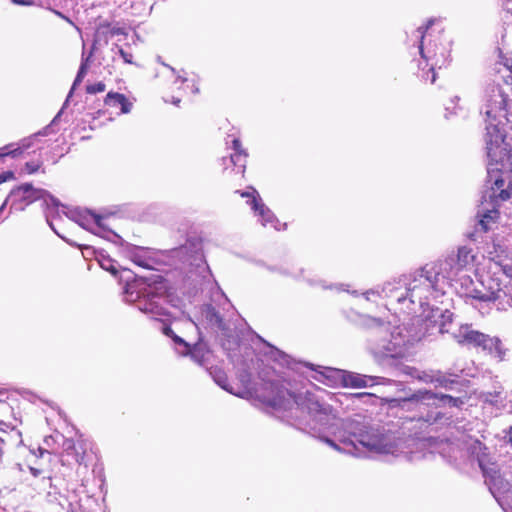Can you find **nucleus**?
<instances>
[{
	"label": "nucleus",
	"instance_id": "1",
	"mask_svg": "<svg viewBox=\"0 0 512 512\" xmlns=\"http://www.w3.org/2000/svg\"><path fill=\"white\" fill-rule=\"evenodd\" d=\"M259 397L277 417L300 430L321 432L335 427L332 437L320 436V439L339 452L357 457L371 453L414 459L407 450L408 440L384 429L365 428L354 420H339L332 405L315 393L293 395L279 383L271 382Z\"/></svg>",
	"mask_w": 512,
	"mask_h": 512
},
{
	"label": "nucleus",
	"instance_id": "4",
	"mask_svg": "<svg viewBox=\"0 0 512 512\" xmlns=\"http://www.w3.org/2000/svg\"><path fill=\"white\" fill-rule=\"evenodd\" d=\"M428 320L433 321V326L427 332V336L433 335L435 331L440 334L447 333L462 346L481 348L500 361L505 359L506 349L498 337H491L475 330L470 324L455 326L453 324V313L449 310L438 311L433 309V315Z\"/></svg>",
	"mask_w": 512,
	"mask_h": 512
},
{
	"label": "nucleus",
	"instance_id": "29",
	"mask_svg": "<svg viewBox=\"0 0 512 512\" xmlns=\"http://www.w3.org/2000/svg\"><path fill=\"white\" fill-rule=\"evenodd\" d=\"M500 64L503 65V69L499 68V72L507 71L509 74L506 77L512 81V58L503 57Z\"/></svg>",
	"mask_w": 512,
	"mask_h": 512
},
{
	"label": "nucleus",
	"instance_id": "28",
	"mask_svg": "<svg viewBox=\"0 0 512 512\" xmlns=\"http://www.w3.org/2000/svg\"><path fill=\"white\" fill-rule=\"evenodd\" d=\"M89 57L86 59V60H83L81 65H80V68L78 70V73L76 75V78L74 80V83H73V88L75 86H77L78 84H80L84 78V76L86 75L87 73V61H88Z\"/></svg>",
	"mask_w": 512,
	"mask_h": 512
},
{
	"label": "nucleus",
	"instance_id": "14",
	"mask_svg": "<svg viewBox=\"0 0 512 512\" xmlns=\"http://www.w3.org/2000/svg\"><path fill=\"white\" fill-rule=\"evenodd\" d=\"M434 401V395L431 392L425 391L419 394H415L410 398L391 399L389 400V403L392 407L399 405L402 408H406L408 410H416L420 413V415L417 417L418 420L430 422L435 420V417L430 414L424 415L423 412L427 409L430 403Z\"/></svg>",
	"mask_w": 512,
	"mask_h": 512
},
{
	"label": "nucleus",
	"instance_id": "46",
	"mask_svg": "<svg viewBox=\"0 0 512 512\" xmlns=\"http://www.w3.org/2000/svg\"><path fill=\"white\" fill-rule=\"evenodd\" d=\"M48 481H49V486H50L51 488H53V487H52V483H51V481H50V478H48Z\"/></svg>",
	"mask_w": 512,
	"mask_h": 512
},
{
	"label": "nucleus",
	"instance_id": "24",
	"mask_svg": "<svg viewBox=\"0 0 512 512\" xmlns=\"http://www.w3.org/2000/svg\"><path fill=\"white\" fill-rule=\"evenodd\" d=\"M63 442H62V447L64 449V451H66L69 455H73L74 458H75V461L79 464L82 463L83 461V455L78 451L77 447H76V444L74 442L73 439H67V438H64L62 435H59Z\"/></svg>",
	"mask_w": 512,
	"mask_h": 512
},
{
	"label": "nucleus",
	"instance_id": "32",
	"mask_svg": "<svg viewBox=\"0 0 512 512\" xmlns=\"http://www.w3.org/2000/svg\"><path fill=\"white\" fill-rule=\"evenodd\" d=\"M118 51L120 53V56L122 57V59L124 60L125 63H129L131 64L132 63V54L131 53H128L126 51H124L122 48H118Z\"/></svg>",
	"mask_w": 512,
	"mask_h": 512
},
{
	"label": "nucleus",
	"instance_id": "2",
	"mask_svg": "<svg viewBox=\"0 0 512 512\" xmlns=\"http://www.w3.org/2000/svg\"><path fill=\"white\" fill-rule=\"evenodd\" d=\"M508 96L500 85L486 87L480 112L486 124L487 181L490 186L483 192L478 205V225L486 232L499 217L500 202L512 196V157L505 142V121Z\"/></svg>",
	"mask_w": 512,
	"mask_h": 512
},
{
	"label": "nucleus",
	"instance_id": "8",
	"mask_svg": "<svg viewBox=\"0 0 512 512\" xmlns=\"http://www.w3.org/2000/svg\"><path fill=\"white\" fill-rule=\"evenodd\" d=\"M469 273H461L452 280L450 287H454L461 297L471 299V304L479 310L482 308V303H494L501 297L503 291L500 288H486L482 281L476 285Z\"/></svg>",
	"mask_w": 512,
	"mask_h": 512
},
{
	"label": "nucleus",
	"instance_id": "43",
	"mask_svg": "<svg viewBox=\"0 0 512 512\" xmlns=\"http://www.w3.org/2000/svg\"><path fill=\"white\" fill-rule=\"evenodd\" d=\"M198 91H199L198 87H196L195 85H192V92L198 93Z\"/></svg>",
	"mask_w": 512,
	"mask_h": 512
},
{
	"label": "nucleus",
	"instance_id": "31",
	"mask_svg": "<svg viewBox=\"0 0 512 512\" xmlns=\"http://www.w3.org/2000/svg\"><path fill=\"white\" fill-rule=\"evenodd\" d=\"M54 491L48 492V499L50 502H56L54 497L56 496L58 499L65 501V498H62L61 496H66V494H62L60 492L56 491V488H53Z\"/></svg>",
	"mask_w": 512,
	"mask_h": 512
},
{
	"label": "nucleus",
	"instance_id": "23",
	"mask_svg": "<svg viewBox=\"0 0 512 512\" xmlns=\"http://www.w3.org/2000/svg\"><path fill=\"white\" fill-rule=\"evenodd\" d=\"M47 130H48V127L45 128L43 131L37 133V134H34L32 135L31 137L29 138H25L21 141V144L16 148V149H13V150H9V151H4V152H1L0 153V157H3V156H7V155H11L13 157H16L18 156L20 153H22L24 150H27L29 149L32 145H33V141L34 140H37L39 136H44L47 134Z\"/></svg>",
	"mask_w": 512,
	"mask_h": 512
},
{
	"label": "nucleus",
	"instance_id": "9",
	"mask_svg": "<svg viewBox=\"0 0 512 512\" xmlns=\"http://www.w3.org/2000/svg\"><path fill=\"white\" fill-rule=\"evenodd\" d=\"M437 266H441L443 277L448 280V284L452 285V280L461 273L472 272L477 264V255L473 249L468 246L458 248L456 254H451L443 260L435 262Z\"/></svg>",
	"mask_w": 512,
	"mask_h": 512
},
{
	"label": "nucleus",
	"instance_id": "16",
	"mask_svg": "<svg viewBox=\"0 0 512 512\" xmlns=\"http://www.w3.org/2000/svg\"><path fill=\"white\" fill-rule=\"evenodd\" d=\"M202 315L205 317L207 322L213 326L217 327L222 331L223 335L230 337V327L227 325L218 312L210 305H207L202 310Z\"/></svg>",
	"mask_w": 512,
	"mask_h": 512
},
{
	"label": "nucleus",
	"instance_id": "20",
	"mask_svg": "<svg viewBox=\"0 0 512 512\" xmlns=\"http://www.w3.org/2000/svg\"><path fill=\"white\" fill-rule=\"evenodd\" d=\"M125 253L126 256L138 266L148 269L151 268L150 260L145 257L143 248L127 245Z\"/></svg>",
	"mask_w": 512,
	"mask_h": 512
},
{
	"label": "nucleus",
	"instance_id": "41",
	"mask_svg": "<svg viewBox=\"0 0 512 512\" xmlns=\"http://www.w3.org/2000/svg\"><path fill=\"white\" fill-rule=\"evenodd\" d=\"M324 369H325V373H324V372H322V374H323L324 376H326V377H329L328 373H332V372H333V371H332L331 369H329V368H324Z\"/></svg>",
	"mask_w": 512,
	"mask_h": 512
},
{
	"label": "nucleus",
	"instance_id": "25",
	"mask_svg": "<svg viewBox=\"0 0 512 512\" xmlns=\"http://www.w3.org/2000/svg\"><path fill=\"white\" fill-rule=\"evenodd\" d=\"M271 270L279 272L283 276L291 277V278H294V279H300V278L304 277L303 276V274H304V270L303 269H298L297 271H295L288 264L281 265L279 267H273V268H271Z\"/></svg>",
	"mask_w": 512,
	"mask_h": 512
},
{
	"label": "nucleus",
	"instance_id": "38",
	"mask_svg": "<svg viewBox=\"0 0 512 512\" xmlns=\"http://www.w3.org/2000/svg\"><path fill=\"white\" fill-rule=\"evenodd\" d=\"M30 472L34 477H38L41 475V470L34 467H30Z\"/></svg>",
	"mask_w": 512,
	"mask_h": 512
},
{
	"label": "nucleus",
	"instance_id": "36",
	"mask_svg": "<svg viewBox=\"0 0 512 512\" xmlns=\"http://www.w3.org/2000/svg\"><path fill=\"white\" fill-rule=\"evenodd\" d=\"M504 438L508 443L512 445V426H510L507 430H505Z\"/></svg>",
	"mask_w": 512,
	"mask_h": 512
},
{
	"label": "nucleus",
	"instance_id": "27",
	"mask_svg": "<svg viewBox=\"0 0 512 512\" xmlns=\"http://www.w3.org/2000/svg\"><path fill=\"white\" fill-rule=\"evenodd\" d=\"M271 358L282 366H290V357L277 348L272 347L270 351Z\"/></svg>",
	"mask_w": 512,
	"mask_h": 512
},
{
	"label": "nucleus",
	"instance_id": "21",
	"mask_svg": "<svg viewBox=\"0 0 512 512\" xmlns=\"http://www.w3.org/2000/svg\"><path fill=\"white\" fill-rule=\"evenodd\" d=\"M105 104L111 107L119 106L123 114L129 113L132 108V103L128 101L125 95L120 93H108L105 98Z\"/></svg>",
	"mask_w": 512,
	"mask_h": 512
},
{
	"label": "nucleus",
	"instance_id": "10",
	"mask_svg": "<svg viewBox=\"0 0 512 512\" xmlns=\"http://www.w3.org/2000/svg\"><path fill=\"white\" fill-rule=\"evenodd\" d=\"M487 254L506 276L512 277V235L496 236L487 247Z\"/></svg>",
	"mask_w": 512,
	"mask_h": 512
},
{
	"label": "nucleus",
	"instance_id": "37",
	"mask_svg": "<svg viewBox=\"0 0 512 512\" xmlns=\"http://www.w3.org/2000/svg\"><path fill=\"white\" fill-rule=\"evenodd\" d=\"M13 4H16V5H31L32 4V1H28V0H11Z\"/></svg>",
	"mask_w": 512,
	"mask_h": 512
},
{
	"label": "nucleus",
	"instance_id": "11",
	"mask_svg": "<svg viewBox=\"0 0 512 512\" xmlns=\"http://www.w3.org/2000/svg\"><path fill=\"white\" fill-rule=\"evenodd\" d=\"M164 333L173 339L174 343L177 345L176 350L179 354L184 356L189 355L199 366L207 365L211 352L205 342L200 340L191 346L185 340L177 336L170 327H165Z\"/></svg>",
	"mask_w": 512,
	"mask_h": 512
},
{
	"label": "nucleus",
	"instance_id": "45",
	"mask_svg": "<svg viewBox=\"0 0 512 512\" xmlns=\"http://www.w3.org/2000/svg\"><path fill=\"white\" fill-rule=\"evenodd\" d=\"M51 201L53 202L54 205H58L57 201L54 198H51Z\"/></svg>",
	"mask_w": 512,
	"mask_h": 512
},
{
	"label": "nucleus",
	"instance_id": "39",
	"mask_svg": "<svg viewBox=\"0 0 512 512\" xmlns=\"http://www.w3.org/2000/svg\"><path fill=\"white\" fill-rule=\"evenodd\" d=\"M309 283L311 285H320L322 288H328L327 286L324 285L323 281H319V282L315 283V282H312V281L309 280Z\"/></svg>",
	"mask_w": 512,
	"mask_h": 512
},
{
	"label": "nucleus",
	"instance_id": "22",
	"mask_svg": "<svg viewBox=\"0 0 512 512\" xmlns=\"http://www.w3.org/2000/svg\"><path fill=\"white\" fill-rule=\"evenodd\" d=\"M208 371H209V374L211 375V377L213 378V380L215 381V383L217 385H219L222 389L226 390L227 392H229L231 394L243 397L242 394L234 391V389L229 385V383L227 381V376L222 369H220L218 367H210L208 369Z\"/></svg>",
	"mask_w": 512,
	"mask_h": 512
},
{
	"label": "nucleus",
	"instance_id": "35",
	"mask_svg": "<svg viewBox=\"0 0 512 512\" xmlns=\"http://www.w3.org/2000/svg\"><path fill=\"white\" fill-rule=\"evenodd\" d=\"M352 397L358 398V399H370L373 397V395L370 393H356V394H352Z\"/></svg>",
	"mask_w": 512,
	"mask_h": 512
},
{
	"label": "nucleus",
	"instance_id": "18",
	"mask_svg": "<svg viewBox=\"0 0 512 512\" xmlns=\"http://www.w3.org/2000/svg\"><path fill=\"white\" fill-rule=\"evenodd\" d=\"M61 497L65 498V501L58 499L56 496L54 499L63 510H66L67 512L81 511V499L75 490H68L66 496Z\"/></svg>",
	"mask_w": 512,
	"mask_h": 512
},
{
	"label": "nucleus",
	"instance_id": "6",
	"mask_svg": "<svg viewBox=\"0 0 512 512\" xmlns=\"http://www.w3.org/2000/svg\"><path fill=\"white\" fill-rule=\"evenodd\" d=\"M157 290L158 288L147 283L146 279L136 277L125 286V301L135 303L141 312L152 319L160 320L163 316H172L171 306L168 305L166 297Z\"/></svg>",
	"mask_w": 512,
	"mask_h": 512
},
{
	"label": "nucleus",
	"instance_id": "30",
	"mask_svg": "<svg viewBox=\"0 0 512 512\" xmlns=\"http://www.w3.org/2000/svg\"><path fill=\"white\" fill-rule=\"evenodd\" d=\"M105 88L106 86L103 82H98L87 86V92L90 94H96L105 91Z\"/></svg>",
	"mask_w": 512,
	"mask_h": 512
},
{
	"label": "nucleus",
	"instance_id": "17",
	"mask_svg": "<svg viewBox=\"0 0 512 512\" xmlns=\"http://www.w3.org/2000/svg\"><path fill=\"white\" fill-rule=\"evenodd\" d=\"M481 399L484 404H489L497 409L505 407L506 396L504 394L503 387L498 384L494 387L493 391L483 392Z\"/></svg>",
	"mask_w": 512,
	"mask_h": 512
},
{
	"label": "nucleus",
	"instance_id": "12",
	"mask_svg": "<svg viewBox=\"0 0 512 512\" xmlns=\"http://www.w3.org/2000/svg\"><path fill=\"white\" fill-rule=\"evenodd\" d=\"M105 220L106 217L91 211H79L75 213V221L86 230L111 241L122 240L119 235L107 228Z\"/></svg>",
	"mask_w": 512,
	"mask_h": 512
},
{
	"label": "nucleus",
	"instance_id": "33",
	"mask_svg": "<svg viewBox=\"0 0 512 512\" xmlns=\"http://www.w3.org/2000/svg\"><path fill=\"white\" fill-rule=\"evenodd\" d=\"M40 165L36 163H26V170L29 174L35 173L38 171Z\"/></svg>",
	"mask_w": 512,
	"mask_h": 512
},
{
	"label": "nucleus",
	"instance_id": "40",
	"mask_svg": "<svg viewBox=\"0 0 512 512\" xmlns=\"http://www.w3.org/2000/svg\"><path fill=\"white\" fill-rule=\"evenodd\" d=\"M180 101H181V99L179 97H174V96L172 97V103L174 105L177 106L180 103Z\"/></svg>",
	"mask_w": 512,
	"mask_h": 512
},
{
	"label": "nucleus",
	"instance_id": "26",
	"mask_svg": "<svg viewBox=\"0 0 512 512\" xmlns=\"http://www.w3.org/2000/svg\"><path fill=\"white\" fill-rule=\"evenodd\" d=\"M97 259L101 268H103L106 271H109L113 275H116L117 269L114 265V261L109 256L100 253Z\"/></svg>",
	"mask_w": 512,
	"mask_h": 512
},
{
	"label": "nucleus",
	"instance_id": "13",
	"mask_svg": "<svg viewBox=\"0 0 512 512\" xmlns=\"http://www.w3.org/2000/svg\"><path fill=\"white\" fill-rule=\"evenodd\" d=\"M241 197L247 198V204L254 211L258 221L265 227L270 225L274 229H278L277 224L279 221L276 219L273 212L263 203L259 193L253 187L240 193Z\"/></svg>",
	"mask_w": 512,
	"mask_h": 512
},
{
	"label": "nucleus",
	"instance_id": "42",
	"mask_svg": "<svg viewBox=\"0 0 512 512\" xmlns=\"http://www.w3.org/2000/svg\"><path fill=\"white\" fill-rule=\"evenodd\" d=\"M178 81H180L183 84V83H185L187 81V79L182 78L181 76H178L177 80L175 81V83H177Z\"/></svg>",
	"mask_w": 512,
	"mask_h": 512
},
{
	"label": "nucleus",
	"instance_id": "15",
	"mask_svg": "<svg viewBox=\"0 0 512 512\" xmlns=\"http://www.w3.org/2000/svg\"><path fill=\"white\" fill-rule=\"evenodd\" d=\"M226 144L227 146L231 144V148L234 150V153L230 156V161L239 167V172L244 173L248 154L242 148L239 139L236 136L229 135Z\"/></svg>",
	"mask_w": 512,
	"mask_h": 512
},
{
	"label": "nucleus",
	"instance_id": "34",
	"mask_svg": "<svg viewBox=\"0 0 512 512\" xmlns=\"http://www.w3.org/2000/svg\"><path fill=\"white\" fill-rule=\"evenodd\" d=\"M13 178V173L12 172H3V173H0V184L4 183L5 181L9 180Z\"/></svg>",
	"mask_w": 512,
	"mask_h": 512
},
{
	"label": "nucleus",
	"instance_id": "19",
	"mask_svg": "<svg viewBox=\"0 0 512 512\" xmlns=\"http://www.w3.org/2000/svg\"><path fill=\"white\" fill-rule=\"evenodd\" d=\"M343 382L344 385L348 387L362 388L373 385L374 378L357 373H347L343 376Z\"/></svg>",
	"mask_w": 512,
	"mask_h": 512
},
{
	"label": "nucleus",
	"instance_id": "7",
	"mask_svg": "<svg viewBox=\"0 0 512 512\" xmlns=\"http://www.w3.org/2000/svg\"><path fill=\"white\" fill-rule=\"evenodd\" d=\"M432 23L433 20H430L425 27H419L415 31L414 36L418 41L421 57L426 61V65L430 66L426 76L423 75V77L434 83L436 81L435 68L440 69L449 61L450 45L448 41L443 40L440 32L434 34L429 31Z\"/></svg>",
	"mask_w": 512,
	"mask_h": 512
},
{
	"label": "nucleus",
	"instance_id": "44",
	"mask_svg": "<svg viewBox=\"0 0 512 512\" xmlns=\"http://www.w3.org/2000/svg\"><path fill=\"white\" fill-rule=\"evenodd\" d=\"M412 376H415V377H417V378L421 379V377H420V375L418 374V372H417V371H415V374H412Z\"/></svg>",
	"mask_w": 512,
	"mask_h": 512
},
{
	"label": "nucleus",
	"instance_id": "5",
	"mask_svg": "<svg viewBox=\"0 0 512 512\" xmlns=\"http://www.w3.org/2000/svg\"><path fill=\"white\" fill-rule=\"evenodd\" d=\"M368 337V348L375 357H402L405 348L427 336L423 328L408 329L406 325L391 327L378 321Z\"/></svg>",
	"mask_w": 512,
	"mask_h": 512
},
{
	"label": "nucleus",
	"instance_id": "3",
	"mask_svg": "<svg viewBox=\"0 0 512 512\" xmlns=\"http://www.w3.org/2000/svg\"><path fill=\"white\" fill-rule=\"evenodd\" d=\"M441 271L443 268L435 262L427 263L403 279L386 282L381 288L368 290L363 295L367 300L371 299V295L389 299L390 306L396 309L398 305L401 311L415 315L413 325L421 324L428 332L433 326V321L428 320L433 315V309L441 311L434 303L450 287Z\"/></svg>",
	"mask_w": 512,
	"mask_h": 512
}]
</instances>
